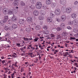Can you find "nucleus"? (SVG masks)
<instances>
[{"label":"nucleus","instance_id":"f257e3e1","mask_svg":"<svg viewBox=\"0 0 78 78\" xmlns=\"http://www.w3.org/2000/svg\"><path fill=\"white\" fill-rule=\"evenodd\" d=\"M36 7L37 9H40L42 8V3L41 2H37L36 4Z\"/></svg>","mask_w":78,"mask_h":78},{"label":"nucleus","instance_id":"f03ea898","mask_svg":"<svg viewBox=\"0 0 78 78\" xmlns=\"http://www.w3.org/2000/svg\"><path fill=\"white\" fill-rule=\"evenodd\" d=\"M61 14V10L59 9H56L55 11V14L56 16H59Z\"/></svg>","mask_w":78,"mask_h":78},{"label":"nucleus","instance_id":"7ed1b4c3","mask_svg":"<svg viewBox=\"0 0 78 78\" xmlns=\"http://www.w3.org/2000/svg\"><path fill=\"white\" fill-rule=\"evenodd\" d=\"M19 23L21 25H23V24H25L26 22L25 21V20L23 19H20L19 20Z\"/></svg>","mask_w":78,"mask_h":78},{"label":"nucleus","instance_id":"20e7f679","mask_svg":"<svg viewBox=\"0 0 78 78\" xmlns=\"http://www.w3.org/2000/svg\"><path fill=\"white\" fill-rule=\"evenodd\" d=\"M3 13L4 14H8L9 13V11H8V9L7 8H4L3 10Z\"/></svg>","mask_w":78,"mask_h":78},{"label":"nucleus","instance_id":"39448f33","mask_svg":"<svg viewBox=\"0 0 78 78\" xmlns=\"http://www.w3.org/2000/svg\"><path fill=\"white\" fill-rule=\"evenodd\" d=\"M66 12L67 14H70L72 12V8L70 7H68L66 9Z\"/></svg>","mask_w":78,"mask_h":78},{"label":"nucleus","instance_id":"423d86ee","mask_svg":"<svg viewBox=\"0 0 78 78\" xmlns=\"http://www.w3.org/2000/svg\"><path fill=\"white\" fill-rule=\"evenodd\" d=\"M19 0H14L13 2V4L14 6H17L19 5Z\"/></svg>","mask_w":78,"mask_h":78},{"label":"nucleus","instance_id":"0eeeda50","mask_svg":"<svg viewBox=\"0 0 78 78\" xmlns=\"http://www.w3.org/2000/svg\"><path fill=\"white\" fill-rule=\"evenodd\" d=\"M27 21L28 23H31L33 22V18L31 17H28L27 19Z\"/></svg>","mask_w":78,"mask_h":78},{"label":"nucleus","instance_id":"6e6552de","mask_svg":"<svg viewBox=\"0 0 78 78\" xmlns=\"http://www.w3.org/2000/svg\"><path fill=\"white\" fill-rule=\"evenodd\" d=\"M66 19V16L65 15H62L61 16V20L62 22L65 21Z\"/></svg>","mask_w":78,"mask_h":78},{"label":"nucleus","instance_id":"1a4fd4ad","mask_svg":"<svg viewBox=\"0 0 78 78\" xmlns=\"http://www.w3.org/2000/svg\"><path fill=\"white\" fill-rule=\"evenodd\" d=\"M60 3L63 5H65L66 4V0H60Z\"/></svg>","mask_w":78,"mask_h":78},{"label":"nucleus","instance_id":"9d476101","mask_svg":"<svg viewBox=\"0 0 78 78\" xmlns=\"http://www.w3.org/2000/svg\"><path fill=\"white\" fill-rule=\"evenodd\" d=\"M76 14L74 13L72 14L71 15V17L73 19H76Z\"/></svg>","mask_w":78,"mask_h":78},{"label":"nucleus","instance_id":"9b49d317","mask_svg":"<svg viewBox=\"0 0 78 78\" xmlns=\"http://www.w3.org/2000/svg\"><path fill=\"white\" fill-rule=\"evenodd\" d=\"M33 14L35 16H37L39 15V11L37 10H35L33 12Z\"/></svg>","mask_w":78,"mask_h":78},{"label":"nucleus","instance_id":"f8f14e48","mask_svg":"<svg viewBox=\"0 0 78 78\" xmlns=\"http://www.w3.org/2000/svg\"><path fill=\"white\" fill-rule=\"evenodd\" d=\"M66 7H63L62 8L61 10L62 12L65 13L66 12Z\"/></svg>","mask_w":78,"mask_h":78},{"label":"nucleus","instance_id":"ddd939ff","mask_svg":"<svg viewBox=\"0 0 78 78\" xmlns=\"http://www.w3.org/2000/svg\"><path fill=\"white\" fill-rule=\"evenodd\" d=\"M52 18H51V17H48V18L47 19V21L48 22H49V23H50V22H52Z\"/></svg>","mask_w":78,"mask_h":78},{"label":"nucleus","instance_id":"4468645a","mask_svg":"<svg viewBox=\"0 0 78 78\" xmlns=\"http://www.w3.org/2000/svg\"><path fill=\"white\" fill-rule=\"evenodd\" d=\"M46 3L48 5H49L51 3V0H46Z\"/></svg>","mask_w":78,"mask_h":78},{"label":"nucleus","instance_id":"2eb2a0df","mask_svg":"<svg viewBox=\"0 0 78 78\" xmlns=\"http://www.w3.org/2000/svg\"><path fill=\"white\" fill-rule=\"evenodd\" d=\"M8 19V16H5L4 17V19L3 20H4V22L5 23H6L7 22V20Z\"/></svg>","mask_w":78,"mask_h":78},{"label":"nucleus","instance_id":"dca6fc26","mask_svg":"<svg viewBox=\"0 0 78 78\" xmlns=\"http://www.w3.org/2000/svg\"><path fill=\"white\" fill-rule=\"evenodd\" d=\"M77 23H78V22H77V20H74L73 21V24L74 25H77Z\"/></svg>","mask_w":78,"mask_h":78},{"label":"nucleus","instance_id":"f3484780","mask_svg":"<svg viewBox=\"0 0 78 78\" xmlns=\"http://www.w3.org/2000/svg\"><path fill=\"white\" fill-rule=\"evenodd\" d=\"M40 14L42 16H44L46 14V12L44 11L41 10L40 11Z\"/></svg>","mask_w":78,"mask_h":78},{"label":"nucleus","instance_id":"a211bd4d","mask_svg":"<svg viewBox=\"0 0 78 78\" xmlns=\"http://www.w3.org/2000/svg\"><path fill=\"white\" fill-rule=\"evenodd\" d=\"M41 27L40 26V25H37L35 27V28L36 30H39L41 29Z\"/></svg>","mask_w":78,"mask_h":78},{"label":"nucleus","instance_id":"6ab92c4d","mask_svg":"<svg viewBox=\"0 0 78 78\" xmlns=\"http://www.w3.org/2000/svg\"><path fill=\"white\" fill-rule=\"evenodd\" d=\"M51 6L52 8H55L56 6V4L55 3L52 2L51 4Z\"/></svg>","mask_w":78,"mask_h":78},{"label":"nucleus","instance_id":"aec40b11","mask_svg":"<svg viewBox=\"0 0 78 78\" xmlns=\"http://www.w3.org/2000/svg\"><path fill=\"white\" fill-rule=\"evenodd\" d=\"M12 27L13 28V29H16V28H17V26L15 24H13Z\"/></svg>","mask_w":78,"mask_h":78},{"label":"nucleus","instance_id":"412c9836","mask_svg":"<svg viewBox=\"0 0 78 78\" xmlns=\"http://www.w3.org/2000/svg\"><path fill=\"white\" fill-rule=\"evenodd\" d=\"M4 39H5V41H7L9 44H11V41H10L9 39L6 38V37H4Z\"/></svg>","mask_w":78,"mask_h":78},{"label":"nucleus","instance_id":"4be33fe9","mask_svg":"<svg viewBox=\"0 0 78 78\" xmlns=\"http://www.w3.org/2000/svg\"><path fill=\"white\" fill-rule=\"evenodd\" d=\"M44 17L42 16H40L39 17V20H44Z\"/></svg>","mask_w":78,"mask_h":78},{"label":"nucleus","instance_id":"5701e85b","mask_svg":"<svg viewBox=\"0 0 78 78\" xmlns=\"http://www.w3.org/2000/svg\"><path fill=\"white\" fill-rule=\"evenodd\" d=\"M26 31L27 32V33H30L31 31V28H26Z\"/></svg>","mask_w":78,"mask_h":78},{"label":"nucleus","instance_id":"b1692460","mask_svg":"<svg viewBox=\"0 0 78 78\" xmlns=\"http://www.w3.org/2000/svg\"><path fill=\"white\" fill-rule=\"evenodd\" d=\"M43 34H49V31L48 30H46L43 32Z\"/></svg>","mask_w":78,"mask_h":78},{"label":"nucleus","instance_id":"393cba45","mask_svg":"<svg viewBox=\"0 0 78 78\" xmlns=\"http://www.w3.org/2000/svg\"><path fill=\"white\" fill-rule=\"evenodd\" d=\"M55 14H53V13H50V17H50L51 18H53V17H55Z\"/></svg>","mask_w":78,"mask_h":78},{"label":"nucleus","instance_id":"a878e982","mask_svg":"<svg viewBox=\"0 0 78 78\" xmlns=\"http://www.w3.org/2000/svg\"><path fill=\"white\" fill-rule=\"evenodd\" d=\"M12 21H15V20H17V17H16L13 16L12 18Z\"/></svg>","mask_w":78,"mask_h":78},{"label":"nucleus","instance_id":"bb28decb","mask_svg":"<svg viewBox=\"0 0 78 78\" xmlns=\"http://www.w3.org/2000/svg\"><path fill=\"white\" fill-rule=\"evenodd\" d=\"M5 23V22H4V20H2V21H1L0 22V25H1V26H3V25H4V23Z\"/></svg>","mask_w":78,"mask_h":78},{"label":"nucleus","instance_id":"cd10ccee","mask_svg":"<svg viewBox=\"0 0 78 78\" xmlns=\"http://www.w3.org/2000/svg\"><path fill=\"white\" fill-rule=\"evenodd\" d=\"M39 39V38L37 37H34V41H35V42H37V41H38V40Z\"/></svg>","mask_w":78,"mask_h":78},{"label":"nucleus","instance_id":"c85d7f7f","mask_svg":"<svg viewBox=\"0 0 78 78\" xmlns=\"http://www.w3.org/2000/svg\"><path fill=\"white\" fill-rule=\"evenodd\" d=\"M62 34L63 36H67V34H67V33L66 32H64Z\"/></svg>","mask_w":78,"mask_h":78},{"label":"nucleus","instance_id":"c756f323","mask_svg":"<svg viewBox=\"0 0 78 78\" xmlns=\"http://www.w3.org/2000/svg\"><path fill=\"white\" fill-rule=\"evenodd\" d=\"M68 24L69 25H73V22L71 21H69L68 22Z\"/></svg>","mask_w":78,"mask_h":78},{"label":"nucleus","instance_id":"7c9ffc66","mask_svg":"<svg viewBox=\"0 0 78 78\" xmlns=\"http://www.w3.org/2000/svg\"><path fill=\"white\" fill-rule=\"evenodd\" d=\"M55 20L57 22H61V20H60V19L58 18H57L55 19Z\"/></svg>","mask_w":78,"mask_h":78},{"label":"nucleus","instance_id":"2f4dec72","mask_svg":"<svg viewBox=\"0 0 78 78\" xmlns=\"http://www.w3.org/2000/svg\"><path fill=\"white\" fill-rule=\"evenodd\" d=\"M20 5H22V6H25V4L23 2L21 1L20 2Z\"/></svg>","mask_w":78,"mask_h":78},{"label":"nucleus","instance_id":"473e14b6","mask_svg":"<svg viewBox=\"0 0 78 78\" xmlns=\"http://www.w3.org/2000/svg\"><path fill=\"white\" fill-rule=\"evenodd\" d=\"M43 28L44 30H47L48 29V26L46 25H45L43 27Z\"/></svg>","mask_w":78,"mask_h":78},{"label":"nucleus","instance_id":"72a5a7b5","mask_svg":"<svg viewBox=\"0 0 78 78\" xmlns=\"http://www.w3.org/2000/svg\"><path fill=\"white\" fill-rule=\"evenodd\" d=\"M73 66H75L76 67H78V63L75 62L73 64Z\"/></svg>","mask_w":78,"mask_h":78},{"label":"nucleus","instance_id":"f704fd0d","mask_svg":"<svg viewBox=\"0 0 78 78\" xmlns=\"http://www.w3.org/2000/svg\"><path fill=\"white\" fill-rule=\"evenodd\" d=\"M4 29L5 30H9V27L8 26H5L4 27Z\"/></svg>","mask_w":78,"mask_h":78},{"label":"nucleus","instance_id":"c9c22d12","mask_svg":"<svg viewBox=\"0 0 78 78\" xmlns=\"http://www.w3.org/2000/svg\"><path fill=\"white\" fill-rule=\"evenodd\" d=\"M8 14H13L12 11L11 10H10Z\"/></svg>","mask_w":78,"mask_h":78},{"label":"nucleus","instance_id":"e433bc0d","mask_svg":"<svg viewBox=\"0 0 78 78\" xmlns=\"http://www.w3.org/2000/svg\"><path fill=\"white\" fill-rule=\"evenodd\" d=\"M74 36H75V37H76V38H78V33H77L76 34H74Z\"/></svg>","mask_w":78,"mask_h":78},{"label":"nucleus","instance_id":"4c0bfd02","mask_svg":"<svg viewBox=\"0 0 78 78\" xmlns=\"http://www.w3.org/2000/svg\"><path fill=\"white\" fill-rule=\"evenodd\" d=\"M67 55H69V52H66L65 54V55H64V56H67Z\"/></svg>","mask_w":78,"mask_h":78},{"label":"nucleus","instance_id":"58836bf2","mask_svg":"<svg viewBox=\"0 0 78 78\" xmlns=\"http://www.w3.org/2000/svg\"><path fill=\"white\" fill-rule=\"evenodd\" d=\"M47 7L46 5H44L42 7V8L43 9H47Z\"/></svg>","mask_w":78,"mask_h":78},{"label":"nucleus","instance_id":"ea45409f","mask_svg":"<svg viewBox=\"0 0 78 78\" xmlns=\"http://www.w3.org/2000/svg\"><path fill=\"white\" fill-rule=\"evenodd\" d=\"M9 35H10V34H9V33H7L6 34V35H5V37H9Z\"/></svg>","mask_w":78,"mask_h":78},{"label":"nucleus","instance_id":"a19ab883","mask_svg":"<svg viewBox=\"0 0 78 78\" xmlns=\"http://www.w3.org/2000/svg\"><path fill=\"white\" fill-rule=\"evenodd\" d=\"M50 36L51 37H55V35L54 34H51L50 35Z\"/></svg>","mask_w":78,"mask_h":78},{"label":"nucleus","instance_id":"79ce46f5","mask_svg":"<svg viewBox=\"0 0 78 78\" xmlns=\"http://www.w3.org/2000/svg\"><path fill=\"white\" fill-rule=\"evenodd\" d=\"M33 55V53L31 52V53H29V56H31V57H32V55Z\"/></svg>","mask_w":78,"mask_h":78},{"label":"nucleus","instance_id":"37998d69","mask_svg":"<svg viewBox=\"0 0 78 78\" xmlns=\"http://www.w3.org/2000/svg\"><path fill=\"white\" fill-rule=\"evenodd\" d=\"M22 39H24V41H28L29 39L28 38H23Z\"/></svg>","mask_w":78,"mask_h":78},{"label":"nucleus","instance_id":"c03bdc74","mask_svg":"<svg viewBox=\"0 0 78 78\" xmlns=\"http://www.w3.org/2000/svg\"><path fill=\"white\" fill-rule=\"evenodd\" d=\"M67 28L68 30H72V27L69 26L67 27Z\"/></svg>","mask_w":78,"mask_h":78},{"label":"nucleus","instance_id":"a18cd8bd","mask_svg":"<svg viewBox=\"0 0 78 78\" xmlns=\"http://www.w3.org/2000/svg\"><path fill=\"white\" fill-rule=\"evenodd\" d=\"M57 31H60V30H61V28L59 27H58L57 28Z\"/></svg>","mask_w":78,"mask_h":78},{"label":"nucleus","instance_id":"49530a36","mask_svg":"<svg viewBox=\"0 0 78 78\" xmlns=\"http://www.w3.org/2000/svg\"><path fill=\"white\" fill-rule=\"evenodd\" d=\"M16 44L17 47H20V43H17Z\"/></svg>","mask_w":78,"mask_h":78},{"label":"nucleus","instance_id":"de8ad7c7","mask_svg":"<svg viewBox=\"0 0 78 78\" xmlns=\"http://www.w3.org/2000/svg\"><path fill=\"white\" fill-rule=\"evenodd\" d=\"M78 2L77 1H76L74 2V5H77V4H78Z\"/></svg>","mask_w":78,"mask_h":78},{"label":"nucleus","instance_id":"09e8293b","mask_svg":"<svg viewBox=\"0 0 78 78\" xmlns=\"http://www.w3.org/2000/svg\"><path fill=\"white\" fill-rule=\"evenodd\" d=\"M61 27H65V24L64 23H62L61 24Z\"/></svg>","mask_w":78,"mask_h":78},{"label":"nucleus","instance_id":"8fccbe9b","mask_svg":"<svg viewBox=\"0 0 78 78\" xmlns=\"http://www.w3.org/2000/svg\"><path fill=\"white\" fill-rule=\"evenodd\" d=\"M76 39L75 38H74L73 37H70V39L71 40H72V39Z\"/></svg>","mask_w":78,"mask_h":78},{"label":"nucleus","instance_id":"3c124183","mask_svg":"<svg viewBox=\"0 0 78 78\" xmlns=\"http://www.w3.org/2000/svg\"><path fill=\"white\" fill-rule=\"evenodd\" d=\"M2 64H4V63L5 62V60H3L2 61Z\"/></svg>","mask_w":78,"mask_h":78},{"label":"nucleus","instance_id":"603ef678","mask_svg":"<svg viewBox=\"0 0 78 78\" xmlns=\"http://www.w3.org/2000/svg\"><path fill=\"white\" fill-rule=\"evenodd\" d=\"M32 31H34V28H31L30 30Z\"/></svg>","mask_w":78,"mask_h":78},{"label":"nucleus","instance_id":"864d4df0","mask_svg":"<svg viewBox=\"0 0 78 78\" xmlns=\"http://www.w3.org/2000/svg\"><path fill=\"white\" fill-rule=\"evenodd\" d=\"M28 62H25V64L26 65H27V64H28Z\"/></svg>","mask_w":78,"mask_h":78},{"label":"nucleus","instance_id":"5fc2aeb1","mask_svg":"<svg viewBox=\"0 0 78 78\" xmlns=\"http://www.w3.org/2000/svg\"><path fill=\"white\" fill-rule=\"evenodd\" d=\"M68 44H65V47H67V45H68Z\"/></svg>","mask_w":78,"mask_h":78},{"label":"nucleus","instance_id":"6e6d98bb","mask_svg":"<svg viewBox=\"0 0 78 78\" xmlns=\"http://www.w3.org/2000/svg\"><path fill=\"white\" fill-rule=\"evenodd\" d=\"M69 56L70 58H72V55H69Z\"/></svg>","mask_w":78,"mask_h":78},{"label":"nucleus","instance_id":"4d7b16f0","mask_svg":"<svg viewBox=\"0 0 78 78\" xmlns=\"http://www.w3.org/2000/svg\"><path fill=\"white\" fill-rule=\"evenodd\" d=\"M43 38H44V37H40V39H43Z\"/></svg>","mask_w":78,"mask_h":78},{"label":"nucleus","instance_id":"13d9d810","mask_svg":"<svg viewBox=\"0 0 78 78\" xmlns=\"http://www.w3.org/2000/svg\"><path fill=\"white\" fill-rule=\"evenodd\" d=\"M23 49H24V48L23 47L22 48H21V51H23Z\"/></svg>","mask_w":78,"mask_h":78},{"label":"nucleus","instance_id":"bf43d9fd","mask_svg":"<svg viewBox=\"0 0 78 78\" xmlns=\"http://www.w3.org/2000/svg\"><path fill=\"white\" fill-rule=\"evenodd\" d=\"M11 47L10 46H7V48H10Z\"/></svg>","mask_w":78,"mask_h":78},{"label":"nucleus","instance_id":"052dcab7","mask_svg":"<svg viewBox=\"0 0 78 78\" xmlns=\"http://www.w3.org/2000/svg\"><path fill=\"white\" fill-rule=\"evenodd\" d=\"M1 59H4V58H5L4 57L2 56L1 57Z\"/></svg>","mask_w":78,"mask_h":78},{"label":"nucleus","instance_id":"680f3d73","mask_svg":"<svg viewBox=\"0 0 78 78\" xmlns=\"http://www.w3.org/2000/svg\"><path fill=\"white\" fill-rule=\"evenodd\" d=\"M55 49H52V50L51 51H55Z\"/></svg>","mask_w":78,"mask_h":78},{"label":"nucleus","instance_id":"e2e57ef3","mask_svg":"<svg viewBox=\"0 0 78 78\" xmlns=\"http://www.w3.org/2000/svg\"><path fill=\"white\" fill-rule=\"evenodd\" d=\"M74 69H75V70H76L77 68H76V67H75L74 68Z\"/></svg>","mask_w":78,"mask_h":78},{"label":"nucleus","instance_id":"0e129e2a","mask_svg":"<svg viewBox=\"0 0 78 78\" xmlns=\"http://www.w3.org/2000/svg\"><path fill=\"white\" fill-rule=\"evenodd\" d=\"M71 53H73V50H71Z\"/></svg>","mask_w":78,"mask_h":78},{"label":"nucleus","instance_id":"69168bd1","mask_svg":"<svg viewBox=\"0 0 78 78\" xmlns=\"http://www.w3.org/2000/svg\"><path fill=\"white\" fill-rule=\"evenodd\" d=\"M47 43L48 44H51V42H47Z\"/></svg>","mask_w":78,"mask_h":78},{"label":"nucleus","instance_id":"338daca9","mask_svg":"<svg viewBox=\"0 0 78 78\" xmlns=\"http://www.w3.org/2000/svg\"><path fill=\"white\" fill-rule=\"evenodd\" d=\"M12 56L14 58H15V57H16L15 55H12Z\"/></svg>","mask_w":78,"mask_h":78},{"label":"nucleus","instance_id":"774afa93","mask_svg":"<svg viewBox=\"0 0 78 78\" xmlns=\"http://www.w3.org/2000/svg\"><path fill=\"white\" fill-rule=\"evenodd\" d=\"M11 76H14V74L13 73L12 74H11Z\"/></svg>","mask_w":78,"mask_h":78}]
</instances>
